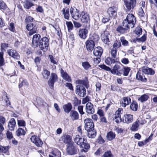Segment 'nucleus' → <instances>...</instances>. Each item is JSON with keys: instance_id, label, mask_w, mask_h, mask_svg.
Masks as SVG:
<instances>
[{"instance_id": "nucleus-35", "label": "nucleus", "mask_w": 157, "mask_h": 157, "mask_svg": "<svg viewBox=\"0 0 157 157\" xmlns=\"http://www.w3.org/2000/svg\"><path fill=\"white\" fill-rule=\"evenodd\" d=\"M136 78L137 80L143 82H146L147 80L146 78L143 76V74L139 72H138L137 73Z\"/></svg>"}, {"instance_id": "nucleus-2", "label": "nucleus", "mask_w": 157, "mask_h": 157, "mask_svg": "<svg viewBox=\"0 0 157 157\" xmlns=\"http://www.w3.org/2000/svg\"><path fill=\"white\" fill-rule=\"evenodd\" d=\"M99 67L103 69L106 71H110L111 72L113 75H116L117 76H120L122 75L121 71H123L121 69V67L120 65L117 64H116L113 67L112 70L108 67L106 66L104 64L99 65Z\"/></svg>"}, {"instance_id": "nucleus-16", "label": "nucleus", "mask_w": 157, "mask_h": 157, "mask_svg": "<svg viewBox=\"0 0 157 157\" xmlns=\"http://www.w3.org/2000/svg\"><path fill=\"white\" fill-rule=\"evenodd\" d=\"M133 120L132 115L130 114H126L124 115L123 119L124 123L129 124L132 122Z\"/></svg>"}, {"instance_id": "nucleus-31", "label": "nucleus", "mask_w": 157, "mask_h": 157, "mask_svg": "<svg viewBox=\"0 0 157 157\" xmlns=\"http://www.w3.org/2000/svg\"><path fill=\"white\" fill-rule=\"evenodd\" d=\"M116 134L115 133L112 131L108 132L106 135V138L109 141H111L115 138Z\"/></svg>"}, {"instance_id": "nucleus-64", "label": "nucleus", "mask_w": 157, "mask_h": 157, "mask_svg": "<svg viewBox=\"0 0 157 157\" xmlns=\"http://www.w3.org/2000/svg\"><path fill=\"white\" fill-rule=\"evenodd\" d=\"M73 23L75 28H79L82 26L81 23L77 21H74Z\"/></svg>"}, {"instance_id": "nucleus-30", "label": "nucleus", "mask_w": 157, "mask_h": 157, "mask_svg": "<svg viewBox=\"0 0 157 157\" xmlns=\"http://www.w3.org/2000/svg\"><path fill=\"white\" fill-rule=\"evenodd\" d=\"M49 154L54 155L55 157H61V153L57 149H52Z\"/></svg>"}, {"instance_id": "nucleus-48", "label": "nucleus", "mask_w": 157, "mask_h": 157, "mask_svg": "<svg viewBox=\"0 0 157 157\" xmlns=\"http://www.w3.org/2000/svg\"><path fill=\"white\" fill-rule=\"evenodd\" d=\"M121 46V42L116 41L115 42L113 45V48L117 50L118 48L120 47Z\"/></svg>"}, {"instance_id": "nucleus-45", "label": "nucleus", "mask_w": 157, "mask_h": 157, "mask_svg": "<svg viewBox=\"0 0 157 157\" xmlns=\"http://www.w3.org/2000/svg\"><path fill=\"white\" fill-rule=\"evenodd\" d=\"M3 52H0V67L2 66L5 64V61L3 57Z\"/></svg>"}, {"instance_id": "nucleus-7", "label": "nucleus", "mask_w": 157, "mask_h": 157, "mask_svg": "<svg viewBox=\"0 0 157 157\" xmlns=\"http://www.w3.org/2000/svg\"><path fill=\"white\" fill-rule=\"evenodd\" d=\"M124 4L128 10L133 9L136 6V0H130L129 1L125 0Z\"/></svg>"}, {"instance_id": "nucleus-37", "label": "nucleus", "mask_w": 157, "mask_h": 157, "mask_svg": "<svg viewBox=\"0 0 157 157\" xmlns=\"http://www.w3.org/2000/svg\"><path fill=\"white\" fill-rule=\"evenodd\" d=\"M138 105L136 102L133 101L130 105L131 109L133 111H136L137 110L138 108Z\"/></svg>"}, {"instance_id": "nucleus-39", "label": "nucleus", "mask_w": 157, "mask_h": 157, "mask_svg": "<svg viewBox=\"0 0 157 157\" xmlns=\"http://www.w3.org/2000/svg\"><path fill=\"white\" fill-rule=\"evenodd\" d=\"M148 98V96L147 95L144 94L139 98L138 100L141 102H143L147 101Z\"/></svg>"}, {"instance_id": "nucleus-40", "label": "nucleus", "mask_w": 157, "mask_h": 157, "mask_svg": "<svg viewBox=\"0 0 157 157\" xmlns=\"http://www.w3.org/2000/svg\"><path fill=\"white\" fill-rule=\"evenodd\" d=\"M115 62V59L110 57H108L105 60V63L108 65H109Z\"/></svg>"}, {"instance_id": "nucleus-52", "label": "nucleus", "mask_w": 157, "mask_h": 157, "mask_svg": "<svg viewBox=\"0 0 157 157\" xmlns=\"http://www.w3.org/2000/svg\"><path fill=\"white\" fill-rule=\"evenodd\" d=\"M6 137L9 140H10L13 138V136L12 132L9 131H7L6 133Z\"/></svg>"}, {"instance_id": "nucleus-51", "label": "nucleus", "mask_w": 157, "mask_h": 157, "mask_svg": "<svg viewBox=\"0 0 157 157\" xmlns=\"http://www.w3.org/2000/svg\"><path fill=\"white\" fill-rule=\"evenodd\" d=\"M91 38V40H93L94 42L97 41L99 40V37L98 35L94 34L92 36Z\"/></svg>"}, {"instance_id": "nucleus-44", "label": "nucleus", "mask_w": 157, "mask_h": 157, "mask_svg": "<svg viewBox=\"0 0 157 157\" xmlns=\"http://www.w3.org/2000/svg\"><path fill=\"white\" fill-rule=\"evenodd\" d=\"M16 135L17 136L24 135L25 134V132L22 128H19L16 132Z\"/></svg>"}, {"instance_id": "nucleus-53", "label": "nucleus", "mask_w": 157, "mask_h": 157, "mask_svg": "<svg viewBox=\"0 0 157 157\" xmlns=\"http://www.w3.org/2000/svg\"><path fill=\"white\" fill-rule=\"evenodd\" d=\"M102 157H113L110 151H107L104 153Z\"/></svg>"}, {"instance_id": "nucleus-19", "label": "nucleus", "mask_w": 157, "mask_h": 157, "mask_svg": "<svg viewBox=\"0 0 157 157\" xmlns=\"http://www.w3.org/2000/svg\"><path fill=\"white\" fill-rule=\"evenodd\" d=\"M109 33L108 32L105 31L101 34V38L102 41L105 44H107L109 42V39L108 38V35Z\"/></svg>"}, {"instance_id": "nucleus-54", "label": "nucleus", "mask_w": 157, "mask_h": 157, "mask_svg": "<svg viewBox=\"0 0 157 157\" xmlns=\"http://www.w3.org/2000/svg\"><path fill=\"white\" fill-rule=\"evenodd\" d=\"M4 124H2L0 123V140H1L2 138L3 134L2 132L4 130V128L3 126V125Z\"/></svg>"}, {"instance_id": "nucleus-61", "label": "nucleus", "mask_w": 157, "mask_h": 157, "mask_svg": "<svg viewBox=\"0 0 157 157\" xmlns=\"http://www.w3.org/2000/svg\"><path fill=\"white\" fill-rule=\"evenodd\" d=\"M97 113L101 117L104 116V113L103 110L100 109H98Z\"/></svg>"}, {"instance_id": "nucleus-41", "label": "nucleus", "mask_w": 157, "mask_h": 157, "mask_svg": "<svg viewBox=\"0 0 157 157\" xmlns=\"http://www.w3.org/2000/svg\"><path fill=\"white\" fill-rule=\"evenodd\" d=\"M63 140L64 143H68L71 142V138L69 135H65L63 136Z\"/></svg>"}, {"instance_id": "nucleus-5", "label": "nucleus", "mask_w": 157, "mask_h": 157, "mask_svg": "<svg viewBox=\"0 0 157 157\" xmlns=\"http://www.w3.org/2000/svg\"><path fill=\"white\" fill-rule=\"evenodd\" d=\"M85 128L87 131L93 130L94 124L92 120L90 118H86L84 120Z\"/></svg>"}, {"instance_id": "nucleus-55", "label": "nucleus", "mask_w": 157, "mask_h": 157, "mask_svg": "<svg viewBox=\"0 0 157 157\" xmlns=\"http://www.w3.org/2000/svg\"><path fill=\"white\" fill-rule=\"evenodd\" d=\"M120 40L122 45L124 46H127L128 45V42L125 40L124 37L121 38Z\"/></svg>"}, {"instance_id": "nucleus-20", "label": "nucleus", "mask_w": 157, "mask_h": 157, "mask_svg": "<svg viewBox=\"0 0 157 157\" xmlns=\"http://www.w3.org/2000/svg\"><path fill=\"white\" fill-rule=\"evenodd\" d=\"M86 112L89 114H93L94 112V109L93 108V105L90 102H88L86 105Z\"/></svg>"}, {"instance_id": "nucleus-34", "label": "nucleus", "mask_w": 157, "mask_h": 157, "mask_svg": "<svg viewBox=\"0 0 157 157\" xmlns=\"http://www.w3.org/2000/svg\"><path fill=\"white\" fill-rule=\"evenodd\" d=\"M62 12L64 16V17L67 19H69V10L67 8L63 9Z\"/></svg>"}, {"instance_id": "nucleus-26", "label": "nucleus", "mask_w": 157, "mask_h": 157, "mask_svg": "<svg viewBox=\"0 0 157 157\" xmlns=\"http://www.w3.org/2000/svg\"><path fill=\"white\" fill-rule=\"evenodd\" d=\"M77 150V148L73 146H69L67 149L68 154L70 155L76 154Z\"/></svg>"}, {"instance_id": "nucleus-3", "label": "nucleus", "mask_w": 157, "mask_h": 157, "mask_svg": "<svg viewBox=\"0 0 157 157\" xmlns=\"http://www.w3.org/2000/svg\"><path fill=\"white\" fill-rule=\"evenodd\" d=\"M74 141L80 147L88 149L90 147L89 144L86 142L85 139L80 135H76L74 138Z\"/></svg>"}, {"instance_id": "nucleus-49", "label": "nucleus", "mask_w": 157, "mask_h": 157, "mask_svg": "<svg viewBox=\"0 0 157 157\" xmlns=\"http://www.w3.org/2000/svg\"><path fill=\"white\" fill-rule=\"evenodd\" d=\"M3 99L5 101L6 105L8 106L10 105V103L6 95H4Z\"/></svg>"}, {"instance_id": "nucleus-33", "label": "nucleus", "mask_w": 157, "mask_h": 157, "mask_svg": "<svg viewBox=\"0 0 157 157\" xmlns=\"http://www.w3.org/2000/svg\"><path fill=\"white\" fill-rule=\"evenodd\" d=\"M87 131L88 132L87 135L89 138H94L95 137L96 135V132L95 130L93 129V130Z\"/></svg>"}, {"instance_id": "nucleus-23", "label": "nucleus", "mask_w": 157, "mask_h": 157, "mask_svg": "<svg viewBox=\"0 0 157 157\" xmlns=\"http://www.w3.org/2000/svg\"><path fill=\"white\" fill-rule=\"evenodd\" d=\"M103 52L102 48L100 47H95L93 53L96 56H101Z\"/></svg>"}, {"instance_id": "nucleus-11", "label": "nucleus", "mask_w": 157, "mask_h": 157, "mask_svg": "<svg viewBox=\"0 0 157 157\" xmlns=\"http://www.w3.org/2000/svg\"><path fill=\"white\" fill-rule=\"evenodd\" d=\"M123 109L121 108H119L115 112L114 120L117 123H118L121 121V115Z\"/></svg>"}, {"instance_id": "nucleus-57", "label": "nucleus", "mask_w": 157, "mask_h": 157, "mask_svg": "<svg viewBox=\"0 0 157 157\" xmlns=\"http://www.w3.org/2000/svg\"><path fill=\"white\" fill-rule=\"evenodd\" d=\"M142 29L139 27H137L135 29V33L138 35H140L142 34Z\"/></svg>"}, {"instance_id": "nucleus-21", "label": "nucleus", "mask_w": 157, "mask_h": 157, "mask_svg": "<svg viewBox=\"0 0 157 157\" xmlns=\"http://www.w3.org/2000/svg\"><path fill=\"white\" fill-rule=\"evenodd\" d=\"M131 99L129 98L124 97L123 98L121 102V104L122 106L125 107L127 105L130 103Z\"/></svg>"}, {"instance_id": "nucleus-59", "label": "nucleus", "mask_w": 157, "mask_h": 157, "mask_svg": "<svg viewBox=\"0 0 157 157\" xmlns=\"http://www.w3.org/2000/svg\"><path fill=\"white\" fill-rule=\"evenodd\" d=\"M127 28H124L121 26H119L117 28V30L120 33H123L124 32L125 29H126Z\"/></svg>"}, {"instance_id": "nucleus-14", "label": "nucleus", "mask_w": 157, "mask_h": 157, "mask_svg": "<svg viewBox=\"0 0 157 157\" xmlns=\"http://www.w3.org/2000/svg\"><path fill=\"white\" fill-rule=\"evenodd\" d=\"M7 52L8 55L13 58L17 59H19V55L16 50L12 49H10L7 50Z\"/></svg>"}, {"instance_id": "nucleus-13", "label": "nucleus", "mask_w": 157, "mask_h": 157, "mask_svg": "<svg viewBox=\"0 0 157 157\" xmlns=\"http://www.w3.org/2000/svg\"><path fill=\"white\" fill-rule=\"evenodd\" d=\"M70 13L72 17L76 20L78 19L79 14L76 9L71 7L70 9Z\"/></svg>"}, {"instance_id": "nucleus-29", "label": "nucleus", "mask_w": 157, "mask_h": 157, "mask_svg": "<svg viewBox=\"0 0 157 157\" xmlns=\"http://www.w3.org/2000/svg\"><path fill=\"white\" fill-rule=\"evenodd\" d=\"M76 83L78 84L82 85L85 86L86 88L89 87L88 82L87 80H77L76 81Z\"/></svg>"}, {"instance_id": "nucleus-8", "label": "nucleus", "mask_w": 157, "mask_h": 157, "mask_svg": "<svg viewBox=\"0 0 157 157\" xmlns=\"http://www.w3.org/2000/svg\"><path fill=\"white\" fill-rule=\"evenodd\" d=\"M117 8L116 6L109 7L107 10V13L110 17L115 18L117 16Z\"/></svg>"}, {"instance_id": "nucleus-62", "label": "nucleus", "mask_w": 157, "mask_h": 157, "mask_svg": "<svg viewBox=\"0 0 157 157\" xmlns=\"http://www.w3.org/2000/svg\"><path fill=\"white\" fill-rule=\"evenodd\" d=\"M29 34L30 36L32 35L34 33H35L37 31V29L36 28H34L33 29L29 30Z\"/></svg>"}, {"instance_id": "nucleus-50", "label": "nucleus", "mask_w": 157, "mask_h": 157, "mask_svg": "<svg viewBox=\"0 0 157 157\" xmlns=\"http://www.w3.org/2000/svg\"><path fill=\"white\" fill-rule=\"evenodd\" d=\"M130 70V68L129 67H126L124 68V72L123 75L125 76H127L128 75L129 72Z\"/></svg>"}, {"instance_id": "nucleus-4", "label": "nucleus", "mask_w": 157, "mask_h": 157, "mask_svg": "<svg viewBox=\"0 0 157 157\" xmlns=\"http://www.w3.org/2000/svg\"><path fill=\"white\" fill-rule=\"evenodd\" d=\"M49 45V41L48 38L47 37H44L40 40L38 45L40 48L43 50L44 49L47 50Z\"/></svg>"}, {"instance_id": "nucleus-6", "label": "nucleus", "mask_w": 157, "mask_h": 157, "mask_svg": "<svg viewBox=\"0 0 157 157\" xmlns=\"http://www.w3.org/2000/svg\"><path fill=\"white\" fill-rule=\"evenodd\" d=\"M76 89V93L80 97H83L86 94V90L83 86L78 85Z\"/></svg>"}, {"instance_id": "nucleus-12", "label": "nucleus", "mask_w": 157, "mask_h": 157, "mask_svg": "<svg viewBox=\"0 0 157 157\" xmlns=\"http://www.w3.org/2000/svg\"><path fill=\"white\" fill-rule=\"evenodd\" d=\"M40 35L38 34H36L34 35L32 40V45L34 47H36L39 44V42L40 38Z\"/></svg>"}, {"instance_id": "nucleus-42", "label": "nucleus", "mask_w": 157, "mask_h": 157, "mask_svg": "<svg viewBox=\"0 0 157 157\" xmlns=\"http://www.w3.org/2000/svg\"><path fill=\"white\" fill-rule=\"evenodd\" d=\"M49 57L50 59L51 62L54 65H57L58 63V60L56 58H55L52 56L49 55Z\"/></svg>"}, {"instance_id": "nucleus-56", "label": "nucleus", "mask_w": 157, "mask_h": 157, "mask_svg": "<svg viewBox=\"0 0 157 157\" xmlns=\"http://www.w3.org/2000/svg\"><path fill=\"white\" fill-rule=\"evenodd\" d=\"M121 62L124 64L127 65L129 63V61L128 58H123L121 60Z\"/></svg>"}, {"instance_id": "nucleus-25", "label": "nucleus", "mask_w": 157, "mask_h": 157, "mask_svg": "<svg viewBox=\"0 0 157 157\" xmlns=\"http://www.w3.org/2000/svg\"><path fill=\"white\" fill-rule=\"evenodd\" d=\"M16 122L13 118H11L9 121L8 124V127L11 131H13L16 125Z\"/></svg>"}, {"instance_id": "nucleus-1", "label": "nucleus", "mask_w": 157, "mask_h": 157, "mask_svg": "<svg viewBox=\"0 0 157 157\" xmlns=\"http://www.w3.org/2000/svg\"><path fill=\"white\" fill-rule=\"evenodd\" d=\"M136 22V19L132 14H128L123 22V26L126 28H132Z\"/></svg>"}, {"instance_id": "nucleus-43", "label": "nucleus", "mask_w": 157, "mask_h": 157, "mask_svg": "<svg viewBox=\"0 0 157 157\" xmlns=\"http://www.w3.org/2000/svg\"><path fill=\"white\" fill-rule=\"evenodd\" d=\"M82 65L84 68L86 70L91 68V66L87 62H84L82 63Z\"/></svg>"}, {"instance_id": "nucleus-46", "label": "nucleus", "mask_w": 157, "mask_h": 157, "mask_svg": "<svg viewBox=\"0 0 157 157\" xmlns=\"http://www.w3.org/2000/svg\"><path fill=\"white\" fill-rule=\"evenodd\" d=\"M33 5V3L28 1H26L24 4V6L26 9H29Z\"/></svg>"}, {"instance_id": "nucleus-18", "label": "nucleus", "mask_w": 157, "mask_h": 157, "mask_svg": "<svg viewBox=\"0 0 157 157\" xmlns=\"http://www.w3.org/2000/svg\"><path fill=\"white\" fill-rule=\"evenodd\" d=\"M88 30L86 29H80L78 31V35L82 39H85L87 37Z\"/></svg>"}, {"instance_id": "nucleus-63", "label": "nucleus", "mask_w": 157, "mask_h": 157, "mask_svg": "<svg viewBox=\"0 0 157 157\" xmlns=\"http://www.w3.org/2000/svg\"><path fill=\"white\" fill-rule=\"evenodd\" d=\"M117 50L112 48L111 51V53L112 56L114 57L116 56Z\"/></svg>"}, {"instance_id": "nucleus-58", "label": "nucleus", "mask_w": 157, "mask_h": 157, "mask_svg": "<svg viewBox=\"0 0 157 157\" xmlns=\"http://www.w3.org/2000/svg\"><path fill=\"white\" fill-rule=\"evenodd\" d=\"M6 8V4L3 2L0 1V9L5 10Z\"/></svg>"}, {"instance_id": "nucleus-28", "label": "nucleus", "mask_w": 157, "mask_h": 157, "mask_svg": "<svg viewBox=\"0 0 157 157\" xmlns=\"http://www.w3.org/2000/svg\"><path fill=\"white\" fill-rule=\"evenodd\" d=\"M70 116L73 120H75L78 118L79 116L78 112L75 111H71Z\"/></svg>"}, {"instance_id": "nucleus-36", "label": "nucleus", "mask_w": 157, "mask_h": 157, "mask_svg": "<svg viewBox=\"0 0 157 157\" xmlns=\"http://www.w3.org/2000/svg\"><path fill=\"white\" fill-rule=\"evenodd\" d=\"M50 73L45 68H43L42 72V74L43 78L45 79H48Z\"/></svg>"}, {"instance_id": "nucleus-22", "label": "nucleus", "mask_w": 157, "mask_h": 157, "mask_svg": "<svg viewBox=\"0 0 157 157\" xmlns=\"http://www.w3.org/2000/svg\"><path fill=\"white\" fill-rule=\"evenodd\" d=\"M142 71L145 74L150 75H153L155 73V71L147 67H143Z\"/></svg>"}, {"instance_id": "nucleus-15", "label": "nucleus", "mask_w": 157, "mask_h": 157, "mask_svg": "<svg viewBox=\"0 0 157 157\" xmlns=\"http://www.w3.org/2000/svg\"><path fill=\"white\" fill-rule=\"evenodd\" d=\"M57 80V75L54 73L51 74V77L48 81V84L50 86L52 87H53L54 83Z\"/></svg>"}, {"instance_id": "nucleus-17", "label": "nucleus", "mask_w": 157, "mask_h": 157, "mask_svg": "<svg viewBox=\"0 0 157 157\" xmlns=\"http://www.w3.org/2000/svg\"><path fill=\"white\" fill-rule=\"evenodd\" d=\"M81 21L84 23H88L90 21L89 15L84 12H82L80 14Z\"/></svg>"}, {"instance_id": "nucleus-32", "label": "nucleus", "mask_w": 157, "mask_h": 157, "mask_svg": "<svg viewBox=\"0 0 157 157\" xmlns=\"http://www.w3.org/2000/svg\"><path fill=\"white\" fill-rule=\"evenodd\" d=\"M140 122V120L137 119L135 122L132 124V126L131 128V129L132 131H137L139 127V123Z\"/></svg>"}, {"instance_id": "nucleus-24", "label": "nucleus", "mask_w": 157, "mask_h": 157, "mask_svg": "<svg viewBox=\"0 0 157 157\" xmlns=\"http://www.w3.org/2000/svg\"><path fill=\"white\" fill-rule=\"evenodd\" d=\"M61 76L66 81L68 82H71V79L68 75L63 69H61L60 70Z\"/></svg>"}, {"instance_id": "nucleus-9", "label": "nucleus", "mask_w": 157, "mask_h": 157, "mask_svg": "<svg viewBox=\"0 0 157 157\" xmlns=\"http://www.w3.org/2000/svg\"><path fill=\"white\" fill-rule=\"evenodd\" d=\"M95 45L94 42L92 40H88L85 43L86 48L88 51L91 52L92 51Z\"/></svg>"}, {"instance_id": "nucleus-38", "label": "nucleus", "mask_w": 157, "mask_h": 157, "mask_svg": "<svg viewBox=\"0 0 157 157\" xmlns=\"http://www.w3.org/2000/svg\"><path fill=\"white\" fill-rule=\"evenodd\" d=\"M10 148V147L9 146L3 147L0 145V153H6L7 152Z\"/></svg>"}, {"instance_id": "nucleus-10", "label": "nucleus", "mask_w": 157, "mask_h": 157, "mask_svg": "<svg viewBox=\"0 0 157 157\" xmlns=\"http://www.w3.org/2000/svg\"><path fill=\"white\" fill-rule=\"evenodd\" d=\"M31 141L37 147L41 146L43 143L40 139L37 136H33L30 138Z\"/></svg>"}, {"instance_id": "nucleus-47", "label": "nucleus", "mask_w": 157, "mask_h": 157, "mask_svg": "<svg viewBox=\"0 0 157 157\" xmlns=\"http://www.w3.org/2000/svg\"><path fill=\"white\" fill-rule=\"evenodd\" d=\"M66 25L68 28V31H71L73 29V25L71 21H66Z\"/></svg>"}, {"instance_id": "nucleus-60", "label": "nucleus", "mask_w": 157, "mask_h": 157, "mask_svg": "<svg viewBox=\"0 0 157 157\" xmlns=\"http://www.w3.org/2000/svg\"><path fill=\"white\" fill-rule=\"evenodd\" d=\"M17 124L19 126H24L25 125V123L23 120H18Z\"/></svg>"}, {"instance_id": "nucleus-27", "label": "nucleus", "mask_w": 157, "mask_h": 157, "mask_svg": "<svg viewBox=\"0 0 157 157\" xmlns=\"http://www.w3.org/2000/svg\"><path fill=\"white\" fill-rule=\"evenodd\" d=\"M63 108L66 113H69L72 109V105L71 103H69L64 105Z\"/></svg>"}]
</instances>
